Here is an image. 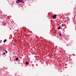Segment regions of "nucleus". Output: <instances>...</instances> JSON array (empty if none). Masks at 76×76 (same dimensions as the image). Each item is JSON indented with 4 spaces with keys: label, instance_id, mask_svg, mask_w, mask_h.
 Segmentation results:
<instances>
[{
    "label": "nucleus",
    "instance_id": "10",
    "mask_svg": "<svg viewBox=\"0 0 76 76\" xmlns=\"http://www.w3.org/2000/svg\"><path fill=\"white\" fill-rule=\"evenodd\" d=\"M62 26H64V24H62Z\"/></svg>",
    "mask_w": 76,
    "mask_h": 76
},
{
    "label": "nucleus",
    "instance_id": "7",
    "mask_svg": "<svg viewBox=\"0 0 76 76\" xmlns=\"http://www.w3.org/2000/svg\"><path fill=\"white\" fill-rule=\"evenodd\" d=\"M15 60H18V58H15Z\"/></svg>",
    "mask_w": 76,
    "mask_h": 76
},
{
    "label": "nucleus",
    "instance_id": "3",
    "mask_svg": "<svg viewBox=\"0 0 76 76\" xmlns=\"http://www.w3.org/2000/svg\"><path fill=\"white\" fill-rule=\"evenodd\" d=\"M3 25L4 26L6 25V23H3Z\"/></svg>",
    "mask_w": 76,
    "mask_h": 76
},
{
    "label": "nucleus",
    "instance_id": "12",
    "mask_svg": "<svg viewBox=\"0 0 76 76\" xmlns=\"http://www.w3.org/2000/svg\"><path fill=\"white\" fill-rule=\"evenodd\" d=\"M58 34H60V32H58Z\"/></svg>",
    "mask_w": 76,
    "mask_h": 76
},
{
    "label": "nucleus",
    "instance_id": "2",
    "mask_svg": "<svg viewBox=\"0 0 76 76\" xmlns=\"http://www.w3.org/2000/svg\"><path fill=\"white\" fill-rule=\"evenodd\" d=\"M56 16H57V15L56 14L53 15H52V18L53 19H56Z\"/></svg>",
    "mask_w": 76,
    "mask_h": 76
},
{
    "label": "nucleus",
    "instance_id": "1",
    "mask_svg": "<svg viewBox=\"0 0 76 76\" xmlns=\"http://www.w3.org/2000/svg\"><path fill=\"white\" fill-rule=\"evenodd\" d=\"M23 0H17L16 2L17 3H19V2L20 3H24V1Z\"/></svg>",
    "mask_w": 76,
    "mask_h": 76
},
{
    "label": "nucleus",
    "instance_id": "11",
    "mask_svg": "<svg viewBox=\"0 0 76 76\" xmlns=\"http://www.w3.org/2000/svg\"><path fill=\"white\" fill-rule=\"evenodd\" d=\"M3 54L4 55H5L6 54V53H4Z\"/></svg>",
    "mask_w": 76,
    "mask_h": 76
},
{
    "label": "nucleus",
    "instance_id": "9",
    "mask_svg": "<svg viewBox=\"0 0 76 76\" xmlns=\"http://www.w3.org/2000/svg\"><path fill=\"white\" fill-rule=\"evenodd\" d=\"M5 53H7V50H5Z\"/></svg>",
    "mask_w": 76,
    "mask_h": 76
},
{
    "label": "nucleus",
    "instance_id": "5",
    "mask_svg": "<svg viewBox=\"0 0 76 76\" xmlns=\"http://www.w3.org/2000/svg\"><path fill=\"white\" fill-rule=\"evenodd\" d=\"M28 64V62H26V64L27 65Z\"/></svg>",
    "mask_w": 76,
    "mask_h": 76
},
{
    "label": "nucleus",
    "instance_id": "14",
    "mask_svg": "<svg viewBox=\"0 0 76 76\" xmlns=\"http://www.w3.org/2000/svg\"><path fill=\"white\" fill-rule=\"evenodd\" d=\"M6 16V15H5V16Z\"/></svg>",
    "mask_w": 76,
    "mask_h": 76
},
{
    "label": "nucleus",
    "instance_id": "4",
    "mask_svg": "<svg viewBox=\"0 0 76 76\" xmlns=\"http://www.w3.org/2000/svg\"><path fill=\"white\" fill-rule=\"evenodd\" d=\"M60 28H61V27H59L57 28V29H60Z\"/></svg>",
    "mask_w": 76,
    "mask_h": 76
},
{
    "label": "nucleus",
    "instance_id": "8",
    "mask_svg": "<svg viewBox=\"0 0 76 76\" xmlns=\"http://www.w3.org/2000/svg\"><path fill=\"white\" fill-rule=\"evenodd\" d=\"M59 36L60 37H61V33H60L59 34Z\"/></svg>",
    "mask_w": 76,
    "mask_h": 76
},
{
    "label": "nucleus",
    "instance_id": "6",
    "mask_svg": "<svg viewBox=\"0 0 76 76\" xmlns=\"http://www.w3.org/2000/svg\"><path fill=\"white\" fill-rule=\"evenodd\" d=\"M7 41V40L6 39H5L4 41V42H6V41Z\"/></svg>",
    "mask_w": 76,
    "mask_h": 76
},
{
    "label": "nucleus",
    "instance_id": "13",
    "mask_svg": "<svg viewBox=\"0 0 76 76\" xmlns=\"http://www.w3.org/2000/svg\"><path fill=\"white\" fill-rule=\"evenodd\" d=\"M6 50V48L4 49V50Z\"/></svg>",
    "mask_w": 76,
    "mask_h": 76
}]
</instances>
